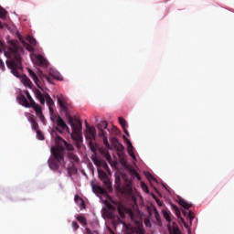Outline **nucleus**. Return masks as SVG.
I'll return each mask as SVG.
<instances>
[{
	"instance_id": "nucleus-1",
	"label": "nucleus",
	"mask_w": 234,
	"mask_h": 234,
	"mask_svg": "<svg viewBox=\"0 0 234 234\" xmlns=\"http://www.w3.org/2000/svg\"><path fill=\"white\" fill-rule=\"evenodd\" d=\"M8 48H6V44L0 40V54L4 52L6 60L7 68L10 69L12 74L16 78H21V72H23V59L21 58V52L23 48L17 46V41L9 40Z\"/></svg>"
},
{
	"instance_id": "nucleus-2",
	"label": "nucleus",
	"mask_w": 234,
	"mask_h": 234,
	"mask_svg": "<svg viewBox=\"0 0 234 234\" xmlns=\"http://www.w3.org/2000/svg\"><path fill=\"white\" fill-rule=\"evenodd\" d=\"M63 151L64 149L61 146H55L51 148V154L54 158L48 160V165L53 171H58L59 169V164L65 160Z\"/></svg>"
},
{
	"instance_id": "nucleus-3",
	"label": "nucleus",
	"mask_w": 234,
	"mask_h": 234,
	"mask_svg": "<svg viewBox=\"0 0 234 234\" xmlns=\"http://www.w3.org/2000/svg\"><path fill=\"white\" fill-rule=\"evenodd\" d=\"M24 94H26L27 101H29V104L31 105L32 109H34L39 120H41L42 122H45V115H43V110L41 109V106L36 103V101H34V99L32 98V95H30V92H28V90H26Z\"/></svg>"
},
{
	"instance_id": "nucleus-4",
	"label": "nucleus",
	"mask_w": 234,
	"mask_h": 234,
	"mask_svg": "<svg viewBox=\"0 0 234 234\" xmlns=\"http://www.w3.org/2000/svg\"><path fill=\"white\" fill-rule=\"evenodd\" d=\"M68 122L73 131V133H70L71 138H72V135L77 136V138H80V136H82L81 135V121L76 120V122H74V120L72 119V116H71L68 118Z\"/></svg>"
},
{
	"instance_id": "nucleus-5",
	"label": "nucleus",
	"mask_w": 234,
	"mask_h": 234,
	"mask_svg": "<svg viewBox=\"0 0 234 234\" xmlns=\"http://www.w3.org/2000/svg\"><path fill=\"white\" fill-rule=\"evenodd\" d=\"M58 103L60 107V112L64 114L66 118H70L72 116L70 115V109H72V107L69 104L67 99L60 97L58 99Z\"/></svg>"
},
{
	"instance_id": "nucleus-6",
	"label": "nucleus",
	"mask_w": 234,
	"mask_h": 234,
	"mask_svg": "<svg viewBox=\"0 0 234 234\" xmlns=\"http://www.w3.org/2000/svg\"><path fill=\"white\" fill-rule=\"evenodd\" d=\"M35 96L37 100L40 101L41 105H45L46 101H47V105H48V107H52V105H54V101L52 100V98L48 93L43 94L40 92L39 90H35Z\"/></svg>"
},
{
	"instance_id": "nucleus-7",
	"label": "nucleus",
	"mask_w": 234,
	"mask_h": 234,
	"mask_svg": "<svg viewBox=\"0 0 234 234\" xmlns=\"http://www.w3.org/2000/svg\"><path fill=\"white\" fill-rule=\"evenodd\" d=\"M117 211L122 218H125V215H129L131 218H134V212L133 209L123 206L122 204L118 205Z\"/></svg>"
},
{
	"instance_id": "nucleus-8",
	"label": "nucleus",
	"mask_w": 234,
	"mask_h": 234,
	"mask_svg": "<svg viewBox=\"0 0 234 234\" xmlns=\"http://www.w3.org/2000/svg\"><path fill=\"white\" fill-rule=\"evenodd\" d=\"M56 142L58 144L57 147H62L64 149L63 154H65V149L70 152L74 151V145H72V144L67 143V141L61 138V136H57Z\"/></svg>"
},
{
	"instance_id": "nucleus-9",
	"label": "nucleus",
	"mask_w": 234,
	"mask_h": 234,
	"mask_svg": "<svg viewBox=\"0 0 234 234\" xmlns=\"http://www.w3.org/2000/svg\"><path fill=\"white\" fill-rule=\"evenodd\" d=\"M98 175H99L100 180H101V182H103L105 187H107V189H110L112 191V183L111 182V179H109L107 173H105V171H103V170H98Z\"/></svg>"
},
{
	"instance_id": "nucleus-10",
	"label": "nucleus",
	"mask_w": 234,
	"mask_h": 234,
	"mask_svg": "<svg viewBox=\"0 0 234 234\" xmlns=\"http://www.w3.org/2000/svg\"><path fill=\"white\" fill-rule=\"evenodd\" d=\"M57 131L58 133H63V131H67V133H70V129L67 125V122L61 118V116L57 117Z\"/></svg>"
},
{
	"instance_id": "nucleus-11",
	"label": "nucleus",
	"mask_w": 234,
	"mask_h": 234,
	"mask_svg": "<svg viewBox=\"0 0 234 234\" xmlns=\"http://www.w3.org/2000/svg\"><path fill=\"white\" fill-rule=\"evenodd\" d=\"M109 122H107V121H101V122H99L97 124V129L99 131V136H105V134H107V132L105 131H108L109 133Z\"/></svg>"
},
{
	"instance_id": "nucleus-12",
	"label": "nucleus",
	"mask_w": 234,
	"mask_h": 234,
	"mask_svg": "<svg viewBox=\"0 0 234 234\" xmlns=\"http://www.w3.org/2000/svg\"><path fill=\"white\" fill-rule=\"evenodd\" d=\"M36 64L38 67H48V61L42 55H35Z\"/></svg>"
},
{
	"instance_id": "nucleus-13",
	"label": "nucleus",
	"mask_w": 234,
	"mask_h": 234,
	"mask_svg": "<svg viewBox=\"0 0 234 234\" xmlns=\"http://www.w3.org/2000/svg\"><path fill=\"white\" fill-rule=\"evenodd\" d=\"M123 140H126L127 145H128V154L133 159L136 160V155H134V147L133 146V143H131V140L127 139L125 135L122 136Z\"/></svg>"
},
{
	"instance_id": "nucleus-14",
	"label": "nucleus",
	"mask_w": 234,
	"mask_h": 234,
	"mask_svg": "<svg viewBox=\"0 0 234 234\" xmlns=\"http://www.w3.org/2000/svg\"><path fill=\"white\" fill-rule=\"evenodd\" d=\"M112 144L114 145V147H116L119 153H123V150L125 149V147L123 146V144H122V143H120L118 138L116 137L112 138Z\"/></svg>"
},
{
	"instance_id": "nucleus-15",
	"label": "nucleus",
	"mask_w": 234,
	"mask_h": 234,
	"mask_svg": "<svg viewBox=\"0 0 234 234\" xmlns=\"http://www.w3.org/2000/svg\"><path fill=\"white\" fill-rule=\"evenodd\" d=\"M20 105H23V107H26L27 109H30V107H32V104H30V102L27 101V97H25V95H20L17 98Z\"/></svg>"
},
{
	"instance_id": "nucleus-16",
	"label": "nucleus",
	"mask_w": 234,
	"mask_h": 234,
	"mask_svg": "<svg viewBox=\"0 0 234 234\" xmlns=\"http://www.w3.org/2000/svg\"><path fill=\"white\" fill-rule=\"evenodd\" d=\"M173 209L176 211L177 218H180L181 222H183L185 228H189V225L186 223L184 218H182V212L180 211V208H178L176 205H173Z\"/></svg>"
},
{
	"instance_id": "nucleus-17",
	"label": "nucleus",
	"mask_w": 234,
	"mask_h": 234,
	"mask_svg": "<svg viewBox=\"0 0 234 234\" xmlns=\"http://www.w3.org/2000/svg\"><path fill=\"white\" fill-rule=\"evenodd\" d=\"M49 76L54 78V80H58V81H63V76L61 73L57 71L56 69H49Z\"/></svg>"
},
{
	"instance_id": "nucleus-18",
	"label": "nucleus",
	"mask_w": 234,
	"mask_h": 234,
	"mask_svg": "<svg viewBox=\"0 0 234 234\" xmlns=\"http://www.w3.org/2000/svg\"><path fill=\"white\" fill-rule=\"evenodd\" d=\"M119 123L122 127L124 134H126V136H129V131H127V128L129 127L127 125V121H125V119L122 117H119Z\"/></svg>"
},
{
	"instance_id": "nucleus-19",
	"label": "nucleus",
	"mask_w": 234,
	"mask_h": 234,
	"mask_svg": "<svg viewBox=\"0 0 234 234\" xmlns=\"http://www.w3.org/2000/svg\"><path fill=\"white\" fill-rule=\"evenodd\" d=\"M183 215L185 217H186V218L189 220L190 224L195 219V213H193V211H191V210H189L188 212H187V210H183Z\"/></svg>"
},
{
	"instance_id": "nucleus-20",
	"label": "nucleus",
	"mask_w": 234,
	"mask_h": 234,
	"mask_svg": "<svg viewBox=\"0 0 234 234\" xmlns=\"http://www.w3.org/2000/svg\"><path fill=\"white\" fill-rule=\"evenodd\" d=\"M28 74L30 78H32L33 81L39 87V79L37 78V75H36V72H34L32 69H28Z\"/></svg>"
},
{
	"instance_id": "nucleus-21",
	"label": "nucleus",
	"mask_w": 234,
	"mask_h": 234,
	"mask_svg": "<svg viewBox=\"0 0 234 234\" xmlns=\"http://www.w3.org/2000/svg\"><path fill=\"white\" fill-rule=\"evenodd\" d=\"M22 83L25 85V87L32 89V80H30L26 75L22 76Z\"/></svg>"
},
{
	"instance_id": "nucleus-22",
	"label": "nucleus",
	"mask_w": 234,
	"mask_h": 234,
	"mask_svg": "<svg viewBox=\"0 0 234 234\" xmlns=\"http://www.w3.org/2000/svg\"><path fill=\"white\" fill-rule=\"evenodd\" d=\"M72 140H74L76 142V147L78 149H81V142H83V136L80 135V138H78V136H74L72 135Z\"/></svg>"
},
{
	"instance_id": "nucleus-23",
	"label": "nucleus",
	"mask_w": 234,
	"mask_h": 234,
	"mask_svg": "<svg viewBox=\"0 0 234 234\" xmlns=\"http://www.w3.org/2000/svg\"><path fill=\"white\" fill-rule=\"evenodd\" d=\"M100 138H102V142L106 147V149H112L111 148V144H109V138L107 137V133H104V135H99Z\"/></svg>"
},
{
	"instance_id": "nucleus-24",
	"label": "nucleus",
	"mask_w": 234,
	"mask_h": 234,
	"mask_svg": "<svg viewBox=\"0 0 234 234\" xmlns=\"http://www.w3.org/2000/svg\"><path fill=\"white\" fill-rule=\"evenodd\" d=\"M179 205L184 207V209H189L193 206L191 203H187L185 199H179Z\"/></svg>"
},
{
	"instance_id": "nucleus-25",
	"label": "nucleus",
	"mask_w": 234,
	"mask_h": 234,
	"mask_svg": "<svg viewBox=\"0 0 234 234\" xmlns=\"http://www.w3.org/2000/svg\"><path fill=\"white\" fill-rule=\"evenodd\" d=\"M68 158H69V160H73V162H79L80 161V158L78 157V155H76V154H74L72 152L68 153Z\"/></svg>"
},
{
	"instance_id": "nucleus-26",
	"label": "nucleus",
	"mask_w": 234,
	"mask_h": 234,
	"mask_svg": "<svg viewBox=\"0 0 234 234\" xmlns=\"http://www.w3.org/2000/svg\"><path fill=\"white\" fill-rule=\"evenodd\" d=\"M30 122H31L32 129H34V131L36 132L39 131V124L37 123V122H36L34 118H31Z\"/></svg>"
},
{
	"instance_id": "nucleus-27",
	"label": "nucleus",
	"mask_w": 234,
	"mask_h": 234,
	"mask_svg": "<svg viewBox=\"0 0 234 234\" xmlns=\"http://www.w3.org/2000/svg\"><path fill=\"white\" fill-rule=\"evenodd\" d=\"M163 216H164V218L166 219V222H171V212H169L168 210L164 209L163 210Z\"/></svg>"
},
{
	"instance_id": "nucleus-28",
	"label": "nucleus",
	"mask_w": 234,
	"mask_h": 234,
	"mask_svg": "<svg viewBox=\"0 0 234 234\" xmlns=\"http://www.w3.org/2000/svg\"><path fill=\"white\" fill-rule=\"evenodd\" d=\"M77 220L78 222H80V224H81L82 226H87V218L83 216H78L77 217Z\"/></svg>"
},
{
	"instance_id": "nucleus-29",
	"label": "nucleus",
	"mask_w": 234,
	"mask_h": 234,
	"mask_svg": "<svg viewBox=\"0 0 234 234\" xmlns=\"http://www.w3.org/2000/svg\"><path fill=\"white\" fill-rule=\"evenodd\" d=\"M87 131L89 134H90V136H92L93 138H96V128L88 126Z\"/></svg>"
},
{
	"instance_id": "nucleus-30",
	"label": "nucleus",
	"mask_w": 234,
	"mask_h": 234,
	"mask_svg": "<svg viewBox=\"0 0 234 234\" xmlns=\"http://www.w3.org/2000/svg\"><path fill=\"white\" fill-rule=\"evenodd\" d=\"M43 80H46V81H48V83H50L51 85H54L53 80L51 76L48 75H42Z\"/></svg>"
},
{
	"instance_id": "nucleus-31",
	"label": "nucleus",
	"mask_w": 234,
	"mask_h": 234,
	"mask_svg": "<svg viewBox=\"0 0 234 234\" xmlns=\"http://www.w3.org/2000/svg\"><path fill=\"white\" fill-rule=\"evenodd\" d=\"M104 158L111 164L112 162V157L111 156V154H109V151L104 152Z\"/></svg>"
},
{
	"instance_id": "nucleus-32",
	"label": "nucleus",
	"mask_w": 234,
	"mask_h": 234,
	"mask_svg": "<svg viewBox=\"0 0 234 234\" xmlns=\"http://www.w3.org/2000/svg\"><path fill=\"white\" fill-rule=\"evenodd\" d=\"M6 17V10L5 8L0 7V19H5Z\"/></svg>"
},
{
	"instance_id": "nucleus-33",
	"label": "nucleus",
	"mask_w": 234,
	"mask_h": 234,
	"mask_svg": "<svg viewBox=\"0 0 234 234\" xmlns=\"http://www.w3.org/2000/svg\"><path fill=\"white\" fill-rule=\"evenodd\" d=\"M28 42H29V45H31L32 47H36V45H37V41H36V38L34 37H29Z\"/></svg>"
},
{
	"instance_id": "nucleus-34",
	"label": "nucleus",
	"mask_w": 234,
	"mask_h": 234,
	"mask_svg": "<svg viewBox=\"0 0 234 234\" xmlns=\"http://www.w3.org/2000/svg\"><path fill=\"white\" fill-rule=\"evenodd\" d=\"M115 184L120 187L122 186V178H120V176H115Z\"/></svg>"
},
{
	"instance_id": "nucleus-35",
	"label": "nucleus",
	"mask_w": 234,
	"mask_h": 234,
	"mask_svg": "<svg viewBox=\"0 0 234 234\" xmlns=\"http://www.w3.org/2000/svg\"><path fill=\"white\" fill-rule=\"evenodd\" d=\"M146 178H148L149 180H153L154 182H156V178H154V176H153V175H151V173L147 172L145 174Z\"/></svg>"
},
{
	"instance_id": "nucleus-36",
	"label": "nucleus",
	"mask_w": 234,
	"mask_h": 234,
	"mask_svg": "<svg viewBox=\"0 0 234 234\" xmlns=\"http://www.w3.org/2000/svg\"><path fill=\"white\" fill-rule=\"evenodd\" d=\"M37 136L38 140H45V136L39 130L37 131Z\"/></svg>"
},
{
	"instance_id": "nucleus-37",
	"label": "nucleus",
	"mask_w": 234,
	"mask_h": 234,
	"mask_svg": "<svg viewBox=\"0 0 234 234\" xmlns=\"http://www.w3.org/2000/svg\"><path fill=\"white\" fill-rule=\"evenodd\" d=\"M72 228L73 229L76 231L78 229H80V225L78 224V221H73L72 222Z\"/></svg>"
},
{
	"instance_id": "nucleus-38",
	"label": "nucleus",
	"mask_w": 234,
	"mask_h": 234,
	"mask_svg": "<svg viewBox=\"0 0 234 234\" xmlns=\"http://www.w3.org/2000/svg\"><path fill=\"white\" fill-rule=\"evenodd\" d=\"M75 200H76V201L80 200V202H81V207L85 208V202H83V201L80 198V196H75Z\"/></svg>"
},
{
	"instance_id": "nucleus-39",
	"label": "nucleus",
	"mask_w": 234,
	"mask_h": 234,
	"mask_svg": "<svg viewBox=\"0 0 234 234\" xmlns=\"http://www.w3.org/2000/svg\"><path fill=\"white\" fill-rule=\"evenodd\" d=\"M27 50H28V52H34V46L27 44Z\"/></svg>"
},
{
	"instance_id": "nucleus-40",
	"label": "nucleus",
	"mask_w": 234,
	"mask_h": 234,
	"mask_svg": "<svg viewBox=\"0 0 234 234\" xmlns=\"http://www.w3.org/2000/svg\"><path fill=\"white\" fill-rule=\"evenodd\" d=\"M0 69L1 70H5V61H3V59L0 58Z\"/></svg>"
},
{
	"instance_id": "nucleus-41",
	"label": "nucleus",
	"mask_w": 234,
	"mask_h": 234,
	"mask_svg": "<svg viewBox=\"0 0 234 234\" xmlns=\"http://www.w3.org/2000/svg\"><path fill=\"white\" fill-rule=\"evenodd\" d=\"M84 234H94V232H92V230H90V229L86 228Z\"/></svg>"
},
{
	"instance_id": "nucleus-42",
	"label": "nucleus",
	"mask_w": 234,
	"mask_h": 234,
	"mask_svg": "<svg viewBox=\"0 0 234 234\" xmlns=\"http://www.w3.org/2000/svg\"><path fill=\"white\" fill-rule=\"evenodd\" d=\"M155 219L157 220V222H160V214L158 213V211H155Z\"/></svg>"
},
{
	"instance_id": "nucleus-43",
	"label": "nucleus",
	"mask_w": 234,
	"mask_h": 234,
	"mask_svg": "<svg viewBox=\"0 0 234 234\" xmlns=\"http://www.w3.org/2000/svg\"><path fill=\"white\" fill-rule=\"evenodd\" d=\"M173 233L174 234H180V229L175 228L174 230H173Z\"/></svg>"
},
{
	"instance_id": "nucleus-44",
	"label": "nucleus",
	"mask_w": 234,
	"mask_h": 234,
	"mask_svg": "<svg viewBox=\"0 0 234 234\" xmlns=\"http://www.w3.org/2000/svg\"><path fill=\"white\" fill-rule=\"evenodd\" d=\"M133 175H135L136 178H138V180H140V174H138V172H136V170H133Z\"/></svg>"
},
{
	"instance_id": "nucleus-45",
	"label": "nucleus",
	"mask_w": 234,
	"mask_h": 234,
	"mask_svg": "<svg viewBox=\"0 0 234 234\" xmlns=\"http://www.w3.org/2000/svg\"><path fill=\"white\" fill-rule=\"evenodd\" d=\"M49 109V114H54V108L52 106H48Z\"/></svg>"
},
{
	"instance_id": "nucleus-46",
	"label": "nucleus",
	"mask_w": 234,
	"mask_h": 234,
	"mask_svg": "<svg viewBox=\"0 0 234 234\" xmlns=\"http://www.w3.org/2000/svg\"><path fill=\"white\" fill-rule=\"evenodd\" d=\"M143 189H144L145 193H149V187L147 186L144 185Z\"/></svg>"
},
{
	"instance_id": "nucleus-47",
	"label": "nucleus",
	"mask_w": 234,
	"mask_h": 234,
	"mask_svg": "<svg viewBox=\"0 0 234 234\" xmlns=\"http://www.w3.org/2000/svg\"><path fill=\"white\" fill-rule=\"evenodd\" d=\"M155 202L160 207H162V201H160V199H156Z\"/></svg>"
},
{
	"instance_id": "nucleus-48",
	"label": "nucleus",
	"mask_w": 234,
	"mask_h": 234,
	"mask_svg": "<svg viewBox=\"0 0 234 234\" xmlns=\"http://www.w3.org/2000/svg\"><path fill=\"white\" fill-rule=\"evenodd\" d=\"M5 28V25L0 21V30H3Z\"/></svg>"
},
{
	"instance_id": "nucleus-49",
	"label": "nucleus",
	"mask_w": 234,
	"mask_h": 234,
	"mask_svg": "<svg viewBox=\"0 0 234 234\" xmlns=\"http://www.w3.org/2000/svg\"><path fill=\"white\" fill-rule=\"evenodd\" d=\"M86 124V129H89V127H90V125H89V122H85Z\"/></svg>"
},
{
	"instance_id": "nucleus-50",
	"label": "nucleus",
	"mask_w": 234,
	"mask_h": 234,
	"mask_svg": "<svg viewBox=\"0 0 234 234\" xmlns=\"http://www.w3.org/2000/svg\"><path fill=\"white\" fill-rule=\"evenodd\" d=\"M103 167H104L105 169H109V165H108L106 163L104 164Z\"/></svg>"
},
{
	"instance_id": "nucleus-51",
	"label": "nucleus",
	"mask_w": 234,
	"mask_h": 234,
	"mask_svg": "<svg viewBox=\"0 0 234 234\" xmlns=\"http://www.w3.org/2000/svg\"><path fill=\"white\" fill-rule=\"evenodd\" d=\"M153 198H154V200H158V197H156V196H154V194L152 195Z\"/></svg>"
},
{
	"instance_id": "nucleus-52",
	"label": "nucleus",
	"mask_w": 234,
	"mask_h": 234,
	"mask_svg": "<svg viewBox=\"0 0 234 234\" xmlns=\"http://www.w3.org/2000/svg\"><path fill=\"white\" fill-rule=\"evenodd\" d=\"M94 164H99L98 159L93 160Z\"/></svg>"
},
{
	"instance_id": "nucleus-53",
	"label": "nucleus",
	"mask_w": 234,
	"mask_h": 234,
	"mask_svg": "<svg viewBox=\"0 0 234 234\" xmlns=\"http://www.w3.org/2000/svg\"><path fill=\"white\" fill-rule=\"evenodd\" d=\"M115 131H117L118 133H120V130H118V128L114 127Z\"/></svg>"
},
{
	"instance_id": "nucleus-54",
	"label": "nucleus",
	"mask_w": 234,
	"mask_h": 234,
	"mask_svg": "<svg viewBox=\"0 0 234 234\" xmlns=\"http://www.w3.org/2000/svg\"><path fill=\"white\" fill-rule=\"evenodd\" d=\"M92 188L94 189V184L91 182Z\"/></svg>"
},
{
	"instance_id": "nucleus-55",
	"label": "nucleus",
	"mask_w": 234,
	"mask_h": 234,
	"mask_svg": "<svg viewBox=\"0 0 234 234\" xmlns=\"http://www.w3.org/2000/svg\"><path fill=\"white\" fill-rule=\"evenodd\" d=\"M99 190H100V191H103V189H102L101 187H99Z\"/></svg>"
},
{
	"instance_id": "nucleus-56",
	"label": "nucleus",
	"mask_w": 234,
	"mask_h": 234,
	"mask_svg": "<svg viewBox=\"0 0 234 234\" xmlns=\"http://www.w3.org/2000/svg\"><path fill=\"white\" fill-rule=\"evenodd\" d=\"M51 121H53V122H54V119H53V117H51Z\"/></svg>"
}]
</instances>
